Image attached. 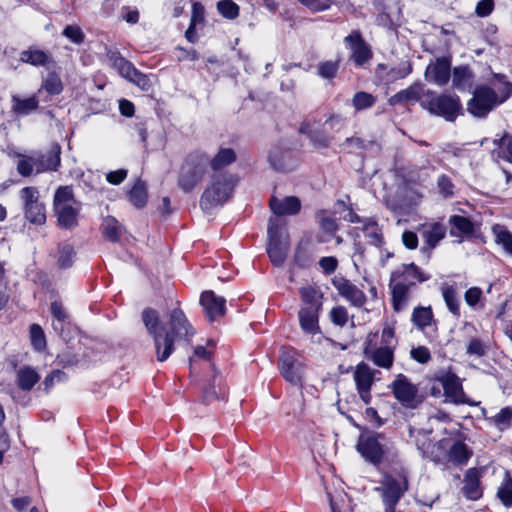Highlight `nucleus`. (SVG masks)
<instances>
[{
  "label": "nucleus",
  "mask_w": 512,
  "mask_h": 512,
  "mask_svg": "<svg viewBox=\"0 0 512 512\" xmlns=\"http://www.w3.org/2000/svg\"><path fill=\"white\" fill-rule=\"evenodd\" d=\"M443 389L444 394L454 403H464V392L460 380L456 374L451 371H440L435 375Z\"/></svg>",
  "instance_id": "f8f14e48"
},
{
  "label": "nucleus",
  "mask_w": 512,
  "mask_h": 512,
  "mask_svg": "<svg viewBox=\"0 0 512 512\" xmlns=\"http://www.w3.org/2000/svg\"><path fill=\"white\" fill-rule=\"evenodd\" d=\"M484 473V468H469L463 479V487L461 489L463 495L472 501L478 500L482 497L483 489L481 486V478Z\"/></svg>",
  "instance_id": "2eb2a0df"
},
{
  "label": "nucleus",
  "mask_w": 512,
  "mask_h": 512,
  "mask_svg": "<svg viewBox=\"0 0 512 512\" xmlns=\"http://www.w3.org/2000/svg\"><path fill=\"white\" fill-rule=\"evenodd\" d=\"M281 216L273 215L269 218L268 222V238H281V228L284 226V221L280 218Z\"/></svg>",
  "instance_id": "e2e57ef3"
},
{
  "label": "nucleus",
  "mask_w": 512,
  "mask_h": 512,
  "mask_svg": "<svg viewBox=\"0 0 512 512\" xmlns=\"http://www.w3.org/2000/svg\"><path fill=\"white\" fill-rule=\"evenodd\" d=\"M390 288L392 290V305L396 312L405 309L410 300L411 286L406 282H391Z\"/></svg>",
  "instance_id": "bb28decb"
},
{
  "label": "nucleus",
  "mask_w": 512,
  "mask_h": 512,
  "mask_svg": "<svg viewBox=\"0 0 512 512\" xmlns=\"http://www.w3.org/2000/svg\"><path fill=\"white\" fill-rule=\"evenodd\" d=\"M446 227L438 222L424 225L421 231L424 245L421 252L426 254L429 258L431 251L438 245V243L445 237Z\"/></svg>",
  "instance_id": "f3484780"
},
{
  "label": "nucleus",
  "mask_w": 512,
  "mask_h": 512,
  "mask_svg": "<svg viewBox=\"0 0 512 512\" xmlns=\"http://www.w3.org/2000/svg\"><path fill=\"white\" fill-rule=\"evenodd\" d=\"M61 147L59 144H53L51 149L46 154H41L34 157L35 160V173H42L45 171H56L60 166Z\"/></svg>",
  "instance_id": "412c9836"
},
{
  "label": "nucleus",
  "mask_w": 512,
  "mask_h": 512,
  "mask_svg": "<svg viewBox=\"0 0 512 512\" xmlns=\"http://www.w3.org/2000/svg\"><path fill=\"white\" fill-rule=\"evenodd\" d=\"M376 103V97L364 91H359L352 98V106L359 112L371 108Z\"/></svg>",
  "instance_id": "de8ad7c7"
},
{
  "label": "nucleus",
  "mask_w": 512,
  "mask_h": 512,
  "mask_svg": "<svg viewBox=\"0 0 512 512\" xmlns=\"http://www.w3.org/2000/svg\"><path fill=\"white\" fill-rule=\"evenodd\" d=\"M11 102V111L18 116H27L36 111L39 107V100L37 95H33L24 99L17 95H13Z\"/></svg>",
  "instance_id": "c756f323"
},
{
  "label": "nucleus",
  "mask_w": 512,
  "mask_h": 512,
  "mask_svg": "<svg viewBox=\"0 0 512 512\" xmlns=\"http://www.w3.org/2000/svg\"><path fill=\"white\" fill-rule=\"evenodd\" d=\"M374 377L375 370L371 369L367 364L361 362L356 366L354 380L358 394L365 404L371 402V387L374 383Z\"/></svg>",
  "instance_id": "9b49d317"
},
{
  "label": "nucleus",
  "mask_w": 512,
  "mask_h": 512,
  "mask_svg": "<svg viewBox=\"0 0 512 512\" xmlns=\"http://www.w3.org/2000/svg\"><path fill=\"white\" fill-rule=\"evenodd\" d=\"M200 303L209 321H214L225 314V298L216 296L213 291H204L201 294Z\"/></svg>",
  "instance_id": "a211bd4d"
},
{
  "label": "nucleus",
  "mask_w": 512,
  "mask_h": 512,
  "mask_svg": "<svg viewBox=\"0 0 512 512\" xmlns=\"http://www.w3.org/2000/svg\"><path fill=\"white\" fill-rule=\"evenodd\" d=\"M342 145L349 153H357L367 150L370 146L374 145V141H366L360 137L353 136L346 138Z\"/></svg>",
  "instance_id": "3c124183"
},
{
  "label": "nucleus",
  "mask_w": 512,
  "mask_h": 512,
  "mask_svg": "<svg viewBox=\"0 0 512 512\" xmlns=\"http://www.w3.org/2000/svg\"><path fill=\"white\" fill-rule=\"evenodd\" d=\"M63 35L75 44H81L84 41V33L79 26L68 25L63 30Z\"/></svg>",
  "instance_id": "0e129e2a"
},
{
  "label": "nucleus",
  "mask_w": 512,
  "mask_h": 512,
  "mask_svg": "<svg viewBox=\"0 0 512 512\" xmlns=\"http://www.w3.org/2000/svg\"><path fill=\"white\" fill-rule=\"evenodd\" d=\"M364 354L367 359L372 361L376 366L389 369L393 365L394 353L389 346L370 347L366 346Z\"/></svg>",
  "instance_id": "4be33fe9"
},
{
  "label": "nucleus",
  "mask_w": 512,
  "mask_h": 512,
  "mask_svg": "<svg viewBox=\"0 0 512 512\" xmlns=\"http://www.w3.org/2000/svg\"><path fill=\"white\" fill-rule=\"evenodd\" d=\"M235 185L236 180L231 174L214 173L200 199L202 210L209 211L223 205L232 196Z\"/></svg>",
  "instance_id": "7ed1b4c3"
},
{
  "label": "nucleus",
  "mask_w": 512,
  "mask_h": 512,
  "mask_svg": "<svg viewBox=\"0 0 512 512\" xmlns=\"http://www.w3.org/2000/svg\"><path fill=\"white\" fill-rule=\"evenodd\" d=\"M217 11L222 17L234 20L239 16L240 8L232 0H220L217 2Z\"/></svg>",
  "instance_id": "8fccbe9b"
},
{
  "label": "nucleus",
  "mask_w": 512,
  "mask_h": 512,
  "mask_svg": "<svg viewBox=\"0 0 512 512\" xmlns=\"http://www.w3.org/2000/svg\"><path fill=\"white\" fill-rule=\"evenodd\" d=\"M495 242L510 255H512V233L506 227L495 225L492 228Z\"/></svg>",
  "instance_id": "37998d69"
},
{
  "label": "nucleus",
  "mask_w": 512,
  "mask_h": 512,
  "mask_svg": "<svg viewBox=\"0 0 512 512\" xmlns=\"http://www.w3.org/2000/svg\"><path fill=\"white\" fill-rule=\"evenodd\" d=\"M390 388L394 397L405 406H411L418 393L417 386L403 374H398L395 377Z\"/></svg>",
  "instance_id": "4468645a"
},
{
  "label": "nucleus",
  "mask_w": 512,
  "mask_h": 512,
  "mask_svg": "<svg viewBox=\"0 0 512 512\" xmlns=\"http://www.w3.org/2000/svg\"><path fill=\"white\" fill-rule=\"evenodd\" d=\"M492 421L499 429H505L511 426L512 423V407L502 408L495 416L492 417Z\"/></svg>",
  "instance_id": "6e6d98bb"
},
{
  "label": "nucleus",
  "mask_w": 512,
  "mask_h": 512,
  "mask_svg": "<svg viewBox=\"0 0 512 512\" xmlns=\"http://www.w3.org/2000/svg\"><path fill=\"white\" fill-rule=\"evenodd\" d=\"M225 395L226 389L221 386L220 380L217 378H214L213 382L204 390V400L206 402L223 399Z\"/></svg>",
  "instance_id": "603ef678"
},
{
  "label": "nucleus",
  "mask_w": 512,
  "mask_h": 512,
  "mask_svg": "<svg viewBox=\"0 0 512 512\" xmlns=\"http://www.w3.org/2000/svg\"><path fill=\"white\" fill-rule=\"evenodd\" d=\"M362 231L370 244L380 247L384 243L382 229L374 219L366 220Z\"/></svg>",
  "instance_id": "58836bf2"
},
{
  "label": "nucleus",
  "mask_w": 512,
  "mask_h": 512,
  "mask_svg": "<svg viewBox=\"0 0 512 512\" xmlns=\"http://www.w3.org/2000/svg\"><path fill=\"white\" fill-rule=\"evenodd\" d=\"M278 367L286 381L295 386L301 385L304 365L294 349L281 350Z\"/></svg>",
  "instance_id": "0eeeda50"
},
{
  "label": "nucleus",
  "mask_w": 512,
  "mask_h": 512,
  "mask_svg": "<svg viewBox=\"0 0 512 512\" xmlns=\"http://www.w3.org/2000/svg\"><path fill=\"white\" fill-rule=\"evenodd\" d=\"M39 380L40 375L30 366L21 367L17 371V385L23 391H30Z\"/></svg>",
  "instance_id": "f704fd0d"
},
{
  "label": "nucleus",
  "mask_w": 512,
  "mask_h": 512,
  "mask_svg": "<svg viewBox=\"0 0 512 512\" xmlns=\"http://www.w3.org/2000/svg\"><path fill=\"white\" fill-rule=\"evenodd\" d=\"M79 209V203L54 208L59 226L65 229H71L75 227L77 225Z\"/></svg>",
  "instance_id": "cd10ccee"
},
{
  "label": "nucleus",
  "mask_w": 512,
  "mask_h": 512,
  "mask_svg": "<svg viewBox=\"0 0 512 512\" xmlns=\"http://www.w3.org/2000/svg\"><path fill=\"white\" fill-rule=\"evenodd\" d=\"M442 296L448 310L456 317L460 316V298L453 285H444L441 288Z\"/></svg>",
  "instance_id": "4c0bfd02"
},
{
  "label": "nucleus",
  "mask_w": 512,
  "mask_h": 512,
  "mask_svg": "<svg viewBox=\"0 0 512 512\" xmlns=\"http://www.w3.org/2000/svg\"><path fill=\"white\" fill-rule=\"evenodd\" d=\"M511 93L512 85L509 82L502 83L499 93L487 85H477L467 103V111L474 117L485 118L495 107L505 102Z\"/></svg>",
  "instance_id": "f03ea898"
},
{
  "label": "nucleus",
  "mask_w": 512,
  "mask_h": 512,
  "mask_svg": "<svg viewBox=\"0 0 512 512\" xmlns=\"http://www.w3.org/2000/svg\"><path fill=\"white\" fill-rule=\"evenodd\" d=\"M340 58L336 60H327L317 65V74L323 79H333L340 67Z\"/></svg>",
  "instance_id": "09e8293b"
},
{
  "label": "nucleus",
  "mask_w": 512,
  "mask_h": 512,
  "mask_svg": "<svg viewBox=\"0 0 512 512\" xmlns=\"http://www.w3.org/2000/svg\"><path fill=\"white\" fill-rule=\"evenodd\" d=\"M472 450L462 441L455 442L448 452L449 460L455 465H465L471 458Z\"/></svg>",
  "instance_id": "c9c22d12"
},
{
  "label": "nucleus",
  "mask_w": 512,
  "mask_h": 512,
  "mask_svg": "<svg viewBox=\"0 0 512 512\" xmlns=\"http://www.w3.org/2000/svg\"><path fill=\"white\" fill-rule=\"evenodd\" d=\"M496 497L504 507H512V475L509 471H505L504 477L497 488Z\"/></svg>",
  "instance_id": "e433bc0d"
},
{
  "label": "nucleus",
  "mask_w": 512,
  "mask_h": 512,
  "mask_svg": "<svg viewBox=\"0 0 512 512\" xmlns=\"http://www.w3.org/2000/svg\"><path fill=\"white\" fill-rule=\"evenodd\" d=\"M421 437H417L415 439V445L417 449L420 451L422 457L428 458L435 463L440 462V458L433 454V450L438 446L436 443L432 442L425 435H420Z\"/></svg>",
  "instance_id": "79ce46f5"
},
{
  "label": "nucleus",
  "mask_w": 512,
  "mask_h": 512,
  "mask_svg": "<svg viewBox=\"0 0 512 512\" xmlns=\"http://www.w3.org/2000/svg\"><path fill=\"white\" fill-rule=\"evenodd\" d=\"M425 76L428 81L439 86L446 85L451 77L450 59L446 57L436 59L434 63L428 65Z\"/></svg>",
  "instance_id": "dca6fc26"
},
{
  "label": "nucleus",
  "mask_w": 512,
  "mask_h": 512,
  "mask_svg": "<svg viewBox=\"0 0 512 512\" xmlns=\"http://www.w3.org/2000/svg\"><path fill=\"white\" fill-rule=\"evenodd\" d=\"M77 203L71 186H61L56 190L53 200L54 208Z\"/></svg>",
  "instance_id": "49530a36"
},
{
  "label": "nucleus",
  "mask_w": 512,
  "mask_h": 512,
  "mask_svg": "<svg viewBox=\"0 0 512 512\" xmlns=\"http://www.w3.org/2000/svg\"><path fill=\"white\" fill-rule=\"evenodd\" d=\"M20 198L25 209L26 207L34 205L40 201L39 191L36 187L33 186L24 187L20 191Z\"/></svg>",
  "instance_id": "13d9d810"
},
{
  "label": "nucleus",
  "mask_w": 512,
  "mask_h": 512,
  "mask_svg": "<svg viewBox=\"0 0 512 512\" xmlns=\"http://www.w3.org/2000/svg\"><path fill=\"white\" fill-rule=\"evenodd\" d=\"M324 124L315 118L305 119L299 128V132L309 139L312 146L323 149L330 146L332 137L324 130Z\"/></svg>",
  "instance_id": "9d476101"
},
{
  "label": "nucleus",
  "mask_w": 512,
  "mask_h": 512,
  "mask_svg": "<svg viewBox=\"0 0 512 512\" xmlns=\"http://www.w3.org/2000/svg\"><path fill=\"white\" fill-rule=\"evenodd\" d=\"M269 207L276 216L296 215L301 209V201L296 196H286L277 198L272 196L269 201Z\"/></svg>",
  "instance_id": "6ab92c4d"
},
{
  "label": "nucleus",
  "mask_w": 512,
  "mask_h": 512,
  "mask_svg": "<svg viewBox=\"0 0 512 512\" xmlns=\"http://www.w3.org/2000/svg\"><path fill=\"white\" fill-rule=\"evenodd\" d=\"M17 171L23 177L30 176L35 171L34 157H24L18 161Z\"/></svg>",
  "instance_id": "338daca9"
},
{
  "label": "nucleus",
  "mask_w": 512,
  "mask_h": 512,
  "mask_svg": "<svg viewBox=\"0 0 512 512\" xmlns=\"http://www.w3.org/2000/svg\"><path fill=\"white\" fill-rule=\"evenodd\" d=\"M130 202L138 208L145 206L147 202V190L143 181L138 180L129 192Z\"/></svg>",
  "instance_id": "a18cd8bd"
},
{
  "label": "nucleus",
  "mask_w": 512,
  "mask_h": 512,
  "mask_svg": "<svg viewBox=\"0 0 512 512\" xmlns=\"http://www.w3.org/2000/svg\"><path fill=\"white\" fill-rule=\"evenodd\" d=\"M346 47L351 51L350 59L357 67L364 66L372 59L373 53L359 30H353L344 38Z\"/></svg>",
  "instance_id": "1a4fd4ad"
},
{
  "label": "nucleus",
  "mask_w": 512,
  "mask_h": 512,
  "mask_svg": "<svg viewBox=\"0 0 512 512\" xmlns=\"http://www.w3.org/2000/svg\"><path fill=\"white\" fill-rule=\"evenodd\" d=\"M333 285L338 293L352 306L361 308L365 305L367 301L365 293L350 280L337 277L333 280Z\"/></svg>",
  "instance_id": "ddd939ff"
},
{
  "label": "nucleus",
  "mask_w": 512,
  "mask_h": 512,
  "mask_svg": "<svg viewBox=\"0 0 512 512\" xmlns=\"http://www.w3.org/2000/svg\"><path fill=\"white\" fill-rule=\"evenodd\" d=\"M103 235L111 242H116L120 238V230L118 222L115 218L108 217L102 224Z\"/></svg>",
  "instance_id": "5fc2aeb1"
},
{
  "label": "nucleus",
  "mask_w": 512,
  "mask_h": 512,
  "mask_svg": "<svg viewBox=\"0 0 512 512\" xmlns=\"http://www.w3.org/2000/svg\"><path fill=\"white\" fill-rule=\"evenodd\" d=\"M411 322L422 332H425L427 328H433L434 332L437 329L433 311L430 306L415 307L411 315Z\"/></svg>",
  "instance_id": "a878e982"
},
{
  "label": "nucleus",
  "mask_w": 512,
  "mask_h": 512,
  "mask_svg": "<svg viewBox=\"0 0 512 512\" xmlns=\"http://www.w3.org/2000/svg\"><path fill=\"white\" fill-rule=\"evenodd\" d=\"M384 439L382 433L360 435L357 442V451L373 465H379L384 460L385 449L380 440Z\"/></svg>",
  "instance_id": "6e6552de"
},
{
  "label": "nucleus",
  "mask_w": 512,
  "mask_h": 512,
  "mask_svg": "<svg viewBox=\"0 0 512 512\" xmlns=\"http://www.w3.org/2000/svg\"><path fill=\"white\" fill-rule=\"evenodd\" d=\"M299 294L302 301L301 308L321 310L322 294L315 288L312 286L302 287L299 289Z\"/></svg>",
  "instance_id": "72a5a7b5"
},
{
  "label": "nucleus",
  "mask_w": 512,
  "mask_h": 512,
  "mask_svg": "<svg viewBox=\"0 0 512 512\" xmlns=\"http://www.w3.org/2000/svg\"><path fill=\"white\" fill-rule=\"evenodd\" d=\"M63 91V83L61 77L55 71L49 72L42 80V83L37 91V95L45 92L49 96L59 95Z\"/></svg>",
  "instance_id": "473e14b6"
},
{
  "label": "nucleus",
  "mask_w": 512,
  "mask_h": 512,
  "mask_svg": "<svg viewBox=\"0 0 512 512\" xmlns=\"http://www.w3.org/2000/svg\"><path fill=\"white\" fill-rule=\"evenodd\" d=\"M423 93V86L420 83H414L408 88L403 89L393 95L389 102L391 105L406 104L410 102H417L420 100Z\"/></svg>",
  "instance_id": "7c9ffc66"
},
{
  "label": "nucleus",
  "mask_w": 512,
  "mask_h": 512,
  "mask_svg": "<svg viewBox=\"0 0 512 512\" xmlns=\"http://www.w3.org/2000/svg\"><path fill=\"white\" fill-rule=\"evenodd\" d=\"M427 99L421 102V106L431 114L443 117L446 121H454L462 114V104L457 95L427 93Z\"/></svg>",
  "instance_id": "423d86ee"
},
{
  "label": "nucleus",
  "mask_w": 512,
  "mask_h": 512,
  "mask_svg": "<svg viewBox=\"0 0 512 512\" xmlns=\"http://www.w3.org/2000/svg\"><path fill=\"white\" fill-rule=\"evenodd\" d=\"M384 458L388 462L389 465H391L392 471L397 475V471L400 470L401 466H404L402 464L401 456L399 451L394 447H388L385 450Z\"/></svg>",
  "instance_id": "bf43d9fd"
},
{
  "label": "nucleus",
  "mask_w": 512,
  "mask_h": 512,
  "mask_svg": "<svg viewBox=\"0 0 512 512\" xmlns=\"http://www.w3.org/2000/svg\"><path fill=\"white\" fill-rule=\"evenodd\" d=\"M494 143L503 147L499 156L512 164V136L505 135L499 140H495Z\"/></svg>",
  "instance_id": "680f3d73"
},
{
  "label": "nucleus",
  "mask_w": 512,
  "mask_h": 512,
  "mask_svg": "<svg viewBox=\"0 0 512 512\" xmlns=\"http://www.w3.org/2000/svg\"><path fill=\"white\" fill-rule=\"evenodd\" d=\"M75 258V251L72 245L62 243L58 246L57 264L59 268L66 269L73 265Z\"/></svg>",
  "instance_id": "c03bdc74"
},
{
  "label": "nucleus",
  "mask_w": 512,
  "mask_h": 512,
  "mask_svg": "<svg viewBox=\"0 0 512 512\" xmlns=\"http://www.w3.org/2000/svg\"><path fill=\"white\" fill-rule=\"evenodd\" d=\"M320 228L326 234L333 236L338 230L336 219L327 214L326 211H320L316 215Z\"/></svg>",
  "instance_id": "864d4df0"
},
{
  "label": "nucleus",
  "mask_w": 512,
  "mask_h": 512,
  "mask_svg": "<svg viewBox=\"0 0 512 512\" xmlns=\"http://www.w3.org/2000/svg\"><path fill=\"white\" fill-rule=\"evenodd\" d=\"M19 60L35 67H48L55 63L51 53L37 47H29L27 50H23L20 53Z\"/></svg>",
  "instance_id": "5701e85b"
},
{
  "label": "nucleus",
  "mask_w": 512,
  "mask_h": 512,
  "mask_svg": "<svg viewBox=\"0 0 512 512\" xmlns=\"http://www.w3.org/2000/svg\"><path fill=\"white\" fill-rule=\"evenodd\" d=\"M209 156L204 152H193L185 159L179 174L178 185L184 192L192 191L202 180Z\"/></svg>",
  "instance_id": "20e7f679"
},
{
  "label": "nucleus",
  "mask_w": 512,
  "mask_h": 512,
  "mask_svg": "<svg viewBox=\"0 0 512 512\" xmlns=\"http://www.w3.org/2000/svg\"><path fill=\"white\" fill-rule=\"evenodd\" d=\"M236 160V153L231 148H222L212 158H209V164L214 171L220 170Z\"/></svg>",
  "instance_id": "ea45409f"
},
{
  "label": "nucleus",
  "mask_w": 512,
  "mask_h": 512,
  "mask_svg": "<svg viewBox=\"0 0 512 512\" xmlns=\"http://www.w3.org/2000/svg\"><path fill=\"white\" fill-rule=\"evenodd\" d=\"M481 298L482 290L479 287H471L464 294L465 302L470 307H475Z\"/></svg>",
  "instance_id": "774afa93"
},
{
  "label": "nucleus",
  "mask_w": 512,
  "mask_h": 512,
  "mask_svg": "<svg viewBox=\"0 0 512 512\" xmlns=\"http://www.w3.org/2000/svg\"><path fill=\"white\" fill-rule=\"evenodd\" d=\"M114 66L118 69L120 74L128 80L137 70L131 62L127 61L123 57H116L114 60Z\"/></svg>",
  "instance_id": "052dcab7"
},
{
  "label": "nucleus",
  "mask_w": 512,
  "mask_h": 512,
  "mask_svg": "<svg viewBox=\"0 0 512 512\" xmlns=\"http://www.w3.org/2000/svg\"><path fill=\"white\" fill-rule=\"evenodd\" d=\"M397 476L398 479L385 475L381 486L376 488V491L381 493L385 512H395L397 503L408 490V469L401 466Z\"/></svg>",
  "instance_id": "39448f33"
},
{
  "label": "nucleus",
  "mask_w": 512,
  "mask_h": 512,
  "mask_svg": "<svg viewBox=\"0 0 512 512\" xmlns=\"http://www.w3.org/2000/svg\"><path fill=\"white\" fill-rule=\"evenodd\" d=\"M451 225L450 235L454 237H471L475 232L473 222L461 215H452L449 218Z\"/></svg>",
  "instance_id": "c85d7f7f"
},
{
  "label": "nucleus",
  "mask_w": 512,
  "mask_h": 512,
  "mask_svg": "<svg viewBox=\"0 0 512 512\" xmlns=\"http://www.w3.org/2000/svg\"><path fill=\"white\" fill-rule=\"evenodd\" d=\"M142 321L153 338L157 360L160 362L167 360L172 354L176 340H189L195 333L184 312L179 308L173 309L170 313L169 331L161 325L158 312L152 308L143 310Z\"/></svg>",
  "instance_id": "f257e3e1"
},
{
  "label": "nucleus",
  "mask_w": 512,
  "mask_h": 512,
  "mask_svg": "<svg viewBox=\"0 0 512 512\" xmlns=\"http://www.w3.org/2000/svg\"><path fill=\"white\" fill-rule=\"evenodd\" d=\"M331 321L340 327L346 325L348 321L347 309L343 306L334 307L330 312Z\"/></svg>",
  "instance_id": "69168bd1"
},
{
  "label": "nucleus",
  "mask_w": 512,
  "mask_h": 512,
  "mask_svg": "<svg viewBox=\"0 0 512 512\" xmlns=\"http://www.w3.org/2000/svg\"><path fill=\"white\" fill-rule=\"evenodd\" d=\"M391 282H406L409 286H414L417 282L421 283L429 279L424 275L418 266L414 263L404 264L402 270H395L391 274Z\"/></svg>",
  "instance_id": "aec40b11"
},
{
  "label": "nucleus",
  "mask_w": 512,
  "mask_h": 512,
  "mask_svg": "<svg viewBox=\"0 0 512 512\" xmlns=\"http://www.w3.org/2000/svg\"><path fill=\"white\" fill-rule=\"evenodd\" d=\"M30 337L34 348L38 351H42L46 347V339L43 329L38 324H33L30 327Z\"/></svg>",
  "instance_id": "4d7b16f0"
},
{
  "label": "nucleus",
  "mask_w": 512,
  "mask_h": 512,
  "mask_svg": "<svg viewBox=\"0 0 512 512\" xmlns=\"http://www.w3.org/2000/svg\"><path fill=\"white\" fill-rule=\"evenodd\" d=\"M289 249L287 239L281 238H268L267 253L271 262L276 266L283 265Z\"/></svg>",
  "instance_id": "393cba45"
},
{
  "label": "nucleus",
  "mask_w": 512,
  "mask_h": 512,
  "mask_svg": "<svg viewBox=\"0 0 512 512\" xmlns=\"http://www.w3.org/2000/svg\"><path fill=\"white\" fill-rule=\"evenodd\" d=\"M319 313L320 310L300 308L298 312L299 325L305 334L314 336L321 333Z\"/></svg>",
  "instance_id": "b1692460"
},
{
  "label": "nucleus",
  "mask_w": 512,
  "mask_h": 512,
  "mask_svg": "<svg viewBox=\"0 0 512 512\" xmlns=\"http://www.w3.org/2000/svg\"><path fill=\"white\" fill-rule=\"evenodd\" d=\"M24 215L30 223L35 225H43L46 222L45 206L41 201L26 207Z\"/></svg>",
  "instance_id": "a19ab883"
},
{
  "label": "nucleus",
  "mask_w": 512,
  "mask_h": 512,
  "mask_svg": "<svg viewBox=\"0 0 512 512\" xmlns=\"http://www.w3.org/2000/svg\"><path fill=\"white\" fill-rule=\"evenodd\" d=\"M473 80L474 74L468 66H457L453 69L452 83L458 91L470 90Z\"/></svg>",
  "instance_id": "2f4dec72"
}]
</instances>
